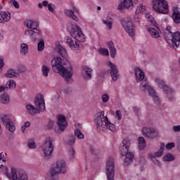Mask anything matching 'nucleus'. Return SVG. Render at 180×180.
<instances>
[{"mask_svg": "<svg viewBox=\"0 0 180 180\" xmlns=\"http://www.w3.org/2000/svg\"><path fill=\"white\" fill-rule=\"evenodd\" d=\"M134 72L136 82H141L140 85V89L141 92H146V91H148L149 96H152L153 102L155 103V105H160L161 100L160 99V97L157 96L155 90L151 86H150V84H148L147 80L144 79V72H143L141 69L136 68L134 69Z\"/></svg>", "mask_w": 180, "mask_h": 180, "instance_id": "1", "label": "nucleus"}, {"mask_svg": "<svg viewBox=\"0 0 180 180\" xmlns=\"http://www.w3.org/2000/svg\"><path fill=\"white\" fill-rule=\"evenodd\" d=\"M70 34L73 39H75L72 40L71 38L67 39V43L70 47L71 50L73 51H77L79 49V43H82L85 41V35L82 33L81 28L77 25H72L71 30H70Z\"/></svg>", "mask_w": 180, "mask_h": 180, "instance_id": "2", "label": "nucleus"}, {"mask_svg": "<svg viewBox=\"0 0 180 180\" xmlns=\"http://www.w3.org/2000/svg\"><path fill=\"white\" fill-rule=\"evenodd\" d=\"M96 122L98 130H105V129H108L110 131H116V127L115 124L110 122L108 117H105L104 111H101L97 114Z\"/></svg>", "mask_w": 180, "mask_h": 180, "instance_id": "3", "label": "nucleus"}, {"mask_svg": "<svg viewBox=\"0 0 180 180\" xmlns=\"http://www.w3.org/2000/svg\"><path fill=\"white\" fill-rule=\"evenodd\" d=\"M67 172V165L64 160L56 162V167H52L49 174L46 176V180H58V174H65Z\"/></svg>", "mask_w": 180, "mask_h": 180, "instance_id": "4", "label": "nucleus"}, {"mask_svg": "<svg viewBox=\"0 0 180 180\" xmlns=\"http://www.w3.org/2000/svg\"><path fill=\"white\" fill-rule=\"evenodd\" d=\"M164 37L169 46L172 49L176 50L179 47L180 44V32H176L172 34L171 32V27H167L166 29V32L164 33Z\"/></svg>", "mask_w": 180, "mask_h": 180, "instance_id": "5", "label": "nucleus"}, {"mask_svg": "<svg viewBox=\"0 0 180 180\" xmlns=\"http://www.w3.org/2000/svg\"><path fill=\"white\" fill-rule=\"evenodd\" d=\"M129 147H130V139L129 138H125L122 140V142L120 144V151L122 157H124L125 155L124 164L126 165L131 164L133 162V159L134 158V153L129 152Z\"/></svg>", "mask_w": 180, "mask_h": 180, "instance_id": "6", "label": "nucleus"}, {"mask_svg": "<svg viewBox=\"0 0 180 180\" xmlns=\"http://www.w3.org/2000/svg\"><path fill=\"white\" fill-rule=\"evenodd\" d=\"M25 25L28 29H31L25 31V36H30L33 41H36L37 37H41V32L40 30L37 29L39 22L32 20H27L25 21Z\"/></svg>", "mask_w": 180, "mask_h": 180, "instance_id": "7", "label": "nucleus"}, {"mask_svg": "<svg viewBox=\"0 0 180 180\" xmlns=\"http://www.w3.org/2000/svg\"><path fill=\"white\" fill-rule=\"evenodd\" d=\"M35 106L28 104L26 105V109L30 115H36L37 112H44L46 110V103H44V96L40 94L35 99Z\"/></svg>", "mask_w": 180, "mask_h": 180, "instance_id": "8", "label": "nucleus"}, {"mask_svg": "<svg viewBox=\"0 0 180 180\" xmlns=\"http://www.w3.org/2000/svg\"><path fill=\"white\" fill-rule=\"evenodd\" d=\"M62 61L63 59H61V58H56L55 60V65H53V70L56 69L59 75L63 77V78L66 81H68V79L72 77V72L63 65Z\"/></svg>", "mask_w": 180, "mask_h": 180, "instance_id": "9", "label": "nucleus"}, {"mask_svg": "<svg viewBox=\"0 0 180 180\" xmlns=\"http://www.w3.org/2000/svg\"><path fill=\"white\" fill-rule=\"evenodd\" d=\"M153 9L158 13L167 15L169 12L168 8V2L166 0H152Z\"/></svg>", "mask_w": 180, "mask_h": 180, "instance_id": "10", "label": "nucleus"}, {"mask_svg": "<svg viewBox=\"0 0 180 180\" xmlns=\"http://www.w3.org/2000/svg\"><path fill=\"white\" fill-rule=\"evenodd\" d=\"M3 172L10 180H27V174L23 172L18 173L15 167H11V174L8 172V167H4Z\"/></svg>", "mask_w": 180, "mask_h": 180, "instance_id": "11", "label": "nucleus"}, {"mask_svg": "<svg viewBox=\"0 0 180 180\" xmlns=\"http://www.w3.org/2000/svg\"><path fill=\"white\" fill-rule=\"evenodd\" d=\"M155 82H158L159 88L163 89V94H166V95H167L169 101L172 102V101H174V89L166 85L165 82L158 77L155 78Z\"/></svg>", "mask_w": 180, "mask_h": 180, "instance_id": "12", "label": "nucleus"}, {"mask_svg": "<svg viewBox=\"0 0 180 180\" xmlns=\"http://www.w3.org/2000/svg\"><path fill=\"white\" fill-rule=\"evenodd\" d=\"M44 157H50L54 151V145H53V139L48 137L46 139L44 143L41 146Z\"/></svg>", "mask_w": 180, "mask_h": 180, "instance_id": "13", "label": "nucleus"}, {"mask_svg": "<svg viewBox=\"0 0 180 180\" xmlns=\"http://www.w3.org/2000/svg\"><path fill=\"white\" fill-rule=\"evenodd\" d=\"M107 178L108 180H115V162L112 157L108 158L106 162Z\"/></svg>", "mask_w": 180, "mask_h": 180, "instance_id": "14", "label": "nucleus"}, {"mask_svg": "<svg viewBox=\"0 0 180 180\" xmlns=\"http://www.w3.org/2000/svg\"><path fill=\"white\" fill-rule=\"evenodd\" d=\"M0 119L3 123V124H5L6 128L8 129V131H11V133H13L15 130H16V128L15 127V123L9 119V117L6 115H0Z\"/></svg>", "mask_w": 180, "mask_h": 180, "instance_id": "15", "label": "nucleus"}, {"mask_svg": "<svg viewBox=\"0 0 180 180\" xmlns=\"http://www.w3.org/2000/svg\"><path fill=\"white\" fill-rule=\"evenodd\" d=\"M139 0H123L117 6L118 11H123V9H133L134 5L133 4H137Z\"/></svg>", "mask_w": 180, "mask_h": 180, "instance_id": "16", "label": "nucleus"}, {"mask_svg": "<svg viewBox=\"0 0 180 180\" xmlns=\"http://www.w3.org/2000/svg\"><path fill=\"white\" fill-rule=\"evenodd\" d=\"M121 25L129 36H131V37L134 36V25H133L131 21L126 22L124 20H122Z\"/></svg>", "mask_w": 180, "mask_h": 180, "instance_id": "17", "label": "nucleus"}, {"mask_svg": "<svg viewBox=\"0 0 180 180\" xmlns=\"http://www.w3.org/2000/svg\"><path fill=\"white\" fill-rule=\"evenodd\" d=\"M108 71L112 81H117L119 70H117V67L110 61L108 62Z\"/></svg>", "mask_w": 180, "mask_h": 180, "instance_id": "18", "label": "nucleus"}, {"mask_svg": "<svg viewBox=\"0 0 180 180\" xmlns=\"http://www.w3.org/2000/svg\"><path fill=\"white\" fill-rule=\"evenodd\" d=\"M142 133L148 139H155V137H158V131L155 129L143 127L142 129Z\"/></svg>", "mask_w": 180, "mask_h": 180, "instance_id": "19", "label": "nucleus"}, {"mask_svg": "<svg viewBox=\"0 0 180 180\" xmlns=\"http://www.w3.org/2000/svg\"><path fill=\"white\" fill-rule=\"evenodd\" d=\"M57 50L59 56H60L62 58H64V60H66V63H68V64L69 65V68L70 71H72V68L71 67V64L70 63V62L68 61L67 58H68V54L67 53V50H65V48H64V46H61L60 44H58Z\"/></svg>", "mask_w": 180, "mask_h": 180, "instance_id": "20", "label": "nucleus"}, {"mask_svg": "<svg viewBox=\"0 0 180 180\" xmlns=\"http://www.w3.org/2000/svg\"><path fill=\"white\" fill-rule=\"evenodd\" d=\"M59 130L60 131H64L68 124H67V120H65V116L60 115L58 116V123H57Z\"/></svg>", "mask_w": 180, "mask_h": 180, "instance_id": "21", "label": "nucleus"}, {"mask_svg": "<svg viewBox=\"0 0 180 180\" xmlns=\"http://www.w3.org/2000/svg\"><path fill=\"white\" fill-rule=\"evenodd\" d=\"M74 12H75V13H78V14L79 13V11L75 6L73 7V11L72 10H65V13L67 16L73 19V20L78 22V17H77V15H75V14H74Z\"/></svg>", "mask_w": 180, "mask_h": 180, "instance_id": "22", "label": "nucleus"}, {"mask_svg": "<svg viewBox=\"0 0 180 180\" xmlns=\"http://www.w3.org/2000/svg\"><path fill=\"white\" fill-rule=\"evenodd\" d=\"M11 20V13L3 11L0 13V23H5Z\"/></svg>", "mask_w": 180, "mask_h": 180, "instance_id": "23", "label": "nucleus"}, {"mask_svg": "<svg viewBox=\"0 0 180 180\" xmlns=\"http://www.w3.org/2000/svg\"><path fill=\"white\" fill-rule=\"evenodd\" d=\"M83 71H84V78L86 81L92 79V69L89 68L88 66H84L83 68Z\"/></svg>", "mask_w": 180, "mask_h": 180, "instance_id": "24", "label": "nucleus"}, {"mask_svg": "<svg viewBox=\"0 0 180 180\" xmlns=\"http://www.w3.org/2000/svg\"><path fill=\"white\" fill-rule=\"evenodd\" d=\"M148 32L150 33L151 37H153V39H158V37H160V32H158V30L153 27H148Z\"/></svg>", "mask_w": 180, "mask_h": 180, "instance_id": "25", "label": "nucleus"}, {"mask_svg": "<svg viewBox=\"0 0 180 180\" xmlns=\"http://www.w3.org/2000/svg\"><path fill=\"white\" fill-rule=\"evenodd\" d=\"M103 22L105 26H107L108 29H112V25H113V18L110 16H108L106 20H103Z\"/></svg>", "mask_w": 180, "mask_h": 180, "instance_id": "26", "label": "nucleus"}, {"mask_svg": "<svg viewBox=\"0 0 180 180\" xmlns=\"http://www.w3.org/2000/svg\"><path fill=\"white\" fill-rule=\"evenodd\" d=\"M145 18L146 19H147L148 22H150L152 26H155V27H157V22H155V20H154V17H153L151 14L147 13L145 15Z\"/></svg>", "mask_w": 180, "mask_h": 180, "instance_id": "27", "label": "nucleus"}, {"mask_svg": "<svg viewBox=\"0 0 180 180\" xmlns=\"http://www.w3.org/2000/svg\"><path fill=\"white\" fill-rule=\"evenodd\" d=\"M29 53V45L27 44H22L20 45V54L22 56H26Z\"/></svg>", "mask_w": 180, "mask_h": 180, "instance_id": "28", "label": "nucleus"}, {"mask_svg": "<svg viewBox=\"0 0 180 180\" xmlns=\"http://www.w3.org/2000/svg\"><path fill=\"white\" fill-rule=\"evenodd\" d=\"M146 148V140L143 137L138 139V148L139 150H144Z\"/></svg>", "mask_w": 180, "mask_h": 180, "instance_id": "29", "label": "nucleus"}, {"mask_svg": "<svg viewBox=\"0 0 180 180\" xmlns=\"http://www.w3.org/2000/svg\"><path fill=\"white\" fill-rule=\"evenodd\" d=\"M173 20L175 23H180V13L174 10L172 15Z\"/></svg>", "mask_w": 180, "mask_h": 180, "instance_id": "30", "label": "nucleus"}, {"mask_svg": "<svg viewBox=\"0 0 180 180\" xmlns=\"http://www.w3.org/2000/svg\"><path fill=\"white\" fill-rule=\"evenodd\" d=\"M18 72H16L13 69H10L7 71L6 74V77L7 78H15L18 75Z\"/></svg>", "mask_w": 180, "mask_h": 180, "instance_id": "31", "label": "nucleus"}, {"mask_svg": "<svg viewBox=\"0 0 180 180\" xmlns=\"http://www.w3.org/2000/svg\"><path fill=\"white\" fill-rule=\"evenodd\" d=\"M9 96L7 94H4L0 97V102H1V103H4L5 105L9 103Z\"/></svg>", "mask_w": 180, "mask_h": 180, "instance_id": "32", "label": "nucleus"}, {"mask_svg": "<svg viewBox=\"0 0 180 180\" xmlns=\"http://www.w3.org/2000/svg\"><path fill=\"white\" fill-rule=\"evenodd\" d=\"M41 72L44 77H49V72H50V68L49 66L43 65L41 67Z\"/></svg>", "mask_w": 180, "mask_h": 180, "instance_id": "33", "label": "nucleus"}, {"mask_svg": "<svg viewBox=\"0 0 180 180\" xmlns=\"http://www.w3.org/2000/svg\"><path fill=\"white\" fill-rule=\"evenodd\" d=\"M144 12H146V6L139 4L136 11V15H141V13H144Z\"/></svg>", "mask_w": 180, "mask_h": 180, "instance_id": "34", "label": "nucleus"}, {"mask_svg": "<svg viewBox=\"0 0 180 180\" xmlns=\"http://www.w3.org/2000/svg\"><path fill=\"white\" fill-rule=\"evenodd\" d=\"M164 148H165V144L161 143L160 146V149L158 152L155 153V157H161L164 154Z\"/></svg>", "mask_w": 180, "mask_h": 180, "instance_id": "35", "label": "nucleus"}, {"mask_svg": "<svg viewBox=\"0 0 180 180\" xmlns=\"http://www.w3.org/2000/svg\"><path fill=\"white\" fill-rule=\"evenodd\" d=\"M16 83L15 81L11 79L8 82L6 83V88H8L9 89H13V88H15Z\"/></svg>", "mask_w": 180, "mask_h": 180, "instance_id": "36", "label": "nucleus"}, {"mask_svg": "<svg viewBox=\"0 0 180 180\" xmlns=\"http://www.w3.org/2000/svg\"><path fill=\"white\" fill-rule=\"evenodd\" d=\"M174 160H175V158L171 153H168L163 157V160L166 161L167 162H169V161H174Z\"/></svg>", "mask_w": 180, "mask_h": 180, "instance_id": "37", "label": "nucleus"}, {"mask_svg": "<svg viewBox=\"0 0 180 180\" xmlns=\"http://www.w3.org/2000/svg\"><path fill=\"white\" fill-rule=\"evenodd\" d=\"M38 51H43L44 50V40L40 39L37 45Z\"/></svg>", "mask_w": 180, "mask_h": 180, "instance_id": "38", "label": "nucleus"}, {"mask_svg": "<svg viewBox=\"0 0 180 180\" xmlns=\"http://www.w3.org/2000/svg\"><path fill=\"white\" fill-rule=\"evenodd\" d=\"M75 136L79 139H84V134H82V132H81V131L78 129L75 130Z\"/></svg>", "mask_w": 180, "mask_h": 180, "instance_id": "39", "label": "nucleus"}, {"mask_svg": "<svg viewBox=\"0 0 180 180\" xmlns=\"http://www.w3.org/2000/svg\"><path fill=\"white\" fill-rule=\"evenodd\" d=\"M99 54H101V56H109V51L106 49L100 48L98 49Z\"/></svg>", "mask_w": 180, "mask_h": 180, "instance_id": "40", "label": "nucleus"}, {"mask_svg": "<svg viewBox=\"0 0 180 180\" xmlns=\"http://www.w3.org/2000/svg\"><path fill=\"white\" fill-rule=\"evenodd\" d=\"M27 146L30 149H33L36 148V143H34V141L33 139H30L27 142Z\"/></svg>", "mask_w": 180, "mask_h": 180, "instance_id": "41", "label": "nucleus"}, {"mask_svg": "<svg viewBox=\"0 0 180 180\" xmlns=\"http://www.w3.org/2000/svg\"><path fill=\"white\" fill-rule=\"evenodd\" d=\"M43 6H44V8L49 6V1H42L41 3H39V4H38V8H39V9H41V8H43Z\"/></svg>", "mask_w": 180, "mask_h": 180, "instance_id": "42", "label": "nucleus"}, {"mask_svg": "<svg viewBox=\"0 0 180 180\" xmlns=\"http://www.w3.org/2000/svg\"><path fill=\"white\" fill-rule=\"evenodd\" d=\"M27 127H30V123L29 122H26L24 125H22L21 128V131L22 133H25V130L27 129Z\"/></svg>", "mask_w": 180, "mask_h": 180, "instance_id": "43", "label": "nucleus"}, {"mask_svg": "<svg viewBox=\"0 0 180 180\" xmlns=\"http://www.w3.org/2000/svg\"><path fill=\"white\" fill-rule=\"evenodd\" d=\"M68 155L72 157V158H74V155H75V149L74 148L71 147L68 150Z\"/></svg>", "mask_w": 180, "mask_h": 180, "instance_id": "44", "label": "nucleus"}, {"mask_svg": "<svg viewBox=\"0 0 180 180\" xmlns=\"http://www.w3.org/2000/svg\"><path fill=\"white\" fill-rule=\"evenodd\" d=\"M75 144V136H72V138L68 141V146H74Z\"/></svg>", "mask_w": 180, "mask_h": 180, "instance_id": "45", "label": "nucleus"}, {"mask_svg": "<svg viewBox=\"0 0 180 180\" xmlns=\"http://www.w3.org/2000/svg\"><path fill=\"white\" fill-rule=\"evenodd\" d=\"M110 53L112 58H115L116 57V48L110 49Z\"/></svg>", "mask_w": 180, "mask_h": 180, "instance_id": "46", "label": "nucleus"}, {"mask_svg": "<svg viewBox=\"0 0 180 180\" xmlns=\"http://www.w3.org/2000/svg\"><path fill=\"white\" fill-rule=\"evenodd\" d=\"M175 147V143L174 142L169 143L166 145L167 150H172Z\"/></svg>", "mask_w": 180, "mask_h": 180, "instance_id": "47", "label": "nucleus"}, {"mask_svg": "<svg viewBox=\"0 0 180 180\" xmlns=\"http://www.w3.org/2000/svg\"><path fill=\"white\" fill-rule=\"evenodd\" d=\"M151 160L153 161V162H154V164L158 165V167H161V162H160L158 160L155 159V157L151 156Z\"/></svg>", "mask_w": 180, "mask_h": 180, "instance_id": "48", "label": "nucleus"}, {"mask_svg": "<svg viewBox=\"0 0 180 180\" xmlns=\"http://www.w3.org/2000/svg\"><path fill=\"white\" fill-rule=\"evenodd\" d=\"M101 98L104 103L108 102V101H109V95L108 94H103Z\"/></svg>", "mask_w": 180, "mask_h": 180, "instance_id": "49", "label": "nucleus"}, {"mask_svg": "<svg viewBox=\"0 0 180 180\" xmlns=\"http://www.w3.org/2000/svg\"><path fill=\"white\" fill-rule=\"evenodd\" d=\"M107 47L109 48V50H110L112 49H115V44H113L112 41H110L107 42Z\"/></svg>", "mask_w": 180, "mask_h": 180, "instance_id": "50", "label": "nucleus"}, {"mask_svg": "<svg viewBox=\"0 0 180 180\" xmlns=\"http://www.w3.org/2000/svg\"><path fill=\"white\" fill-rule=\"evenodd\" d=\"M25 71H26V68H25V66H20L18 68V74H20V72H25Z\"/></svg>", "mask_w": 180, "mask_h": 180, "instance_id": "51", "label": "nucleus"}, {"mask_svg": "<svg viewBox=\"0 0 180 180\" xmlns=\"http://www.w3.org/2000/svg\"><path fill=\"white\" fill-rule=\"evenodd\" d=\"M115 117H117V120H122V112H120V110L116 111Z\"/></svg>", "mask_w": 180, "mask_h": 180, "instance_id": "52", "label": "nucleus"}, {"mask_svg": "<svg viewBox=\"0 0 180 180\" xmlns=\"http://www.w3.org/2000/svg\"><path fill=\"white\" fill-rule=\"evenodd\" d=\"M134 22L140 23V14H135L134 17Z\"/></svg>", "mask_w": 180, "mask_h": 180, "instance_id": "53", "label": "nucleus"}, {"mask_svg": "<svg viewBox=\"0 0 180 180\" xmlns=\"http://www.w3.org/2000/svg\"><path fill=\"white\" fill-rule=\"evenodd\" d=\"M48 9L49 12H54V5L53 4H48Z\"/></svg>", "mask_w": 180, "mask_h": 180, "instance_id": "54", "label": "nucleus"}, {"mask_svg": "<svg viewBox=\"0 0 180 180\" xmlns=\"http://www.w3.org/2000/svg\"><path fill=\"white\" fill-rule=\"evenodd\" d=\"M173 131H174L175 133L180 131V125H174L173 127Z\"/></svg>", "mask_w": 180, "mask_h": 180, "instance_id": "55", "label": "nucleus"}, {"mask_svg": "<svg viewBox=\"0 0 180 180\" xmlns=\"http://www.w3.org/2000/svg\"><path fill=\"white\" fill-rule=\"evenodd\" d=\"M12 5H13V6L16 8V9H19L20 6H19V3H18V1H16V0H14L13 3H11Z\"/></svg>", "mask_w": 180, "mask_h": 180, "instance_id": "56", "label": "nucleus"}, {"mask_svg": "<svg viewBox=\"0 0 180 180\" xmlns=\"http://www.w3.org/2000/svg\"><path fill=\"white\" fill-rule=\"evenodd\" d=\"M54 124V121L50 120L48 124V129H51Z\"/></svg>", "mask_w": 180, "mask_h": 180, "instance_id": "57", "label": "nucleus"}, {"mask_svg": "<svg viewBox=\"0 0 180 180\" xmlns=\"http://www.w3.org/2000/svg\"><path fill=\"white\" fill-rule=\"evenodd\" d=\"M90 153H91L92 154H96V153H98V150L94 149V147L91 146L90 147Z\"/></svg>", "mask_w": 180, "mask_h": 180, "instance_id": "58", "label": "nucleus"}, {"mask_svg": "<svg viewBox=\"0 0 180 180\" xmlns=\"http://www.w3.org/2000/svg\"><path fill=\"white\" fill-rule=\"evenodd\" d=\"M1 162H5V159H4V153H0V164Z\"/></svg>", "mask_w": 180, "mask_h": 180, "instance_id": "59", "label": "nucleus"}, {"mask_svg": "<svg viewBox=\"0 0 180 180\" xmlns=\"http://www.w3.org/2000/svg\"><path fill=\"white\" fill-rule=\"evenodd\" d=\"M63 92H65L67 95H68V94H71V89L66 88L63 90Z\"/></svg>", "mask_w": 180, "mask_h": 180, "instance_id": "60", "label": "nucleus"}, {"mask_svg": "<svg viewBox=\"0 0 180 180\" xmlns=\"http://www.w3.org/2000/svg\"><path fill=\"white\" fill-rule=\"evenodd\" d=\"M5 65V63H4V58L0 57V68H2Z\"/></svg>", "mask_w": 180, "mask_h": 180, "instance_id": "61", "label": "nucleus"}, {"mask_svg": "<svg viewBox=\"0 0 180 180\" xmlns=\"http://www.w3.org/2000/svg\"><path fill=\"white\" fill-rule=\"evenodd\" d=\"M2 91H5V87L3 86H0V92H2Z\"/></svg>", "mask_w": 180, "mask_h": 180, "instance_id": "62", "label": "nucleus"}, {"mask_svg": "<svg viewBox=\"0 0 180 180\" xmlns=\"http://www.w3.org/2000/svg\"><path fill=\"white\" fill-rule=\"evenodd\" d=\"M134 112H139L140 110V108L135 107V108H134Z\"/></svg>", "mask_w": 180, "mask_h": 180, "instance_id": "63", "label": "nucleus"}, {"mask_svg": "<svg viewBox=\"0 0 180 180\" xmlns=\"http://www.w3.org/2000/svg\"><path fill=\"white\" fill-rule=\"evenodd\" d=\"M15 0H6L8 4H13Z\"/></svg>", "mask_w": 180, "mask_h": 180, "instance_id": "64", "label": "nucleus"}]
</instances>
